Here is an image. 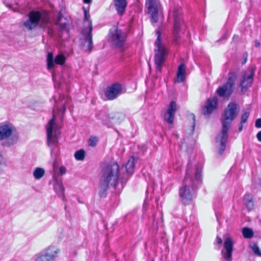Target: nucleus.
<instances>
[{
    "label": "nucleus",
    "mask_w": 261,
    "mask_h": 261,
    "mask_svg": "<svg viewBox=\"0 0 261 261\" xmlns=\"http://www.w3.org/2000/svg\"><path fill=\"white\" fill-rule=\"evenodd\" d=\"M191 166L192 165L190 161H189L187 164L185 178L184 180L185 185L179 190V197L181 201L184 205H188L190 203L192 199L194 190L200 187L202 183V165L200 163L197 164L194 179L190 177Z\"/></svg>",
    "instance_id": "1"
},
{
    "label": "nucleus",
    "mask_w": 261,
    "mask_h": 261,
    "mask_svg": "<svg viewBox=\"0 0 261 261\" xmlns=\"http://www.w3.org/2000/svg\"><path fill=\"white\" fill-rule=\"evenodd\" d=\"M239 112L238 105L235 102H230L225 109L220 119L222 129L216 137V141L220 143L218 153L221 155H222L226 148L228 137V132L232 121L236 118Z\"/></svg>",
    "instance_id": "2"
},
{
    "label": "nucleus",
    "mask_w": 261,
    "mask_h": 261,
    "mask_svg": "<svg viewBox=\"0 0 261 261\" xmlns=\"http://www.w3.org/2000/svg\"><path fill=\"white\" fill-rule=\"evenodd\" d=\"M119 171V166L117 162L105 164L100 172V180L111 184V186L117 188L120 181Z\"/></svg>",
    "instance_id": "3"
},
{
    "label": "nucleus",
    "mask_w": 261,
    "mask_h": 261,
    "mask_svg": "<svg viewBox=\"0 0 261 261\" xmlns=\"http://www.w3.org/2000/svg\"><path fill=\"white\" fill-rule=\"evenodd\" d=\"M157 35L156 40L154 43V45L156 49H154V64L156 70L158 72H161L162 67L165 62L166 57L168 55V52L166 47L162 44L161 33L160 31H156Z\"/></svg>",
    "instance_id": "4"
},
{
    "label": "nucleus",
    "mask_w": 261,
    "mask_h": 261,
    "mask_svg": "<svg viewBox=\"0 0 261 261\" xmlns=\"http://www.w3.org/2000/svg\"><path fill=\"white\" fill-rule=\"evenodd\" d=\"M109 37L113 48L119 49L121 51H124L127 38L126 32L119 29L117 26H114L109 30Z\"/></svg>",
    "instance_id": "5"
},
{
    "label": "nucleus",
    "mask_w": 261,
    "mask_h": 261,
    "mask_svg": "<svg viewBox=\"0 0 261 261\" xmlns=\"http://www.w3.org/2000/svg\"><path fill=\"white\" fill-rule=\"evenodd\" d=\"M58 127L56 122V118L53 117L48 121L47 125V143L50 149V153L54 152V147H57L59 144L60 134L58 132Z\"/></svg>",
    "instance_id": "6"
},
{
    "label": "nucleus",
    "mask_w": 261,
    "mask_h": 261,
    "mask_svg": "<svg viewBox=\"0 0 261 261\" xmlns=\"http://www.w3.org/2000/svg\"><path fill=\"white\" fill-rule=\"evenodd\" d=\"M18 138V135L13 133V127L11 124L0 126V140H4L2 143L3 146L9 147L14 145Z\"/></svg>",
    "instance_id": "7"
},
{
    "label": "nucleus",
    "mask_w": 261,
    "mask_h": 261,
    "mask_svg": "<svg viewBox=\"0 0 261 261\" xmlns=\"http://www.w3.org/2000/svg\"><path fill=\"white\" fill-rule=\"evenodd\" d=\"M28 16L29 19L24 22L23 25L29 30L41 27L47 21L45 16L39 11L32 10Z\"/></svg>",
    "instance_id": "8"
},
{
    "label": "nucleus",
    "mask_w": 261,
    "mask_h": 261,
    "mask_svg": "<svg viewBox=\"0 0 261 261\" xmlns=\"http://www.w3.org/2000/svg\"><path fill=\"white\" fill-rule=\"evenodd\" d=\"M84 23L87 22V26L85 27L82 30V35L84 37L85 42H88V45L84 49L85 52L91 53L93 47L92 31L93 27L92 20L90 19V15L87 13L86 9H84Z\"/></svg>",
    "instance_id": "9"
},
{
    "label": "nucleus",
    "mask_w": 261,
    "mask_h": 261,
    "mask_svg": "<svg viewBox=\"0 0 261 261\" xmlns=\"http://www.w3.org/2000/svg\"><path fill=\"white\" fill-rule=\"evenodd\" d=\"M237 76L236 73L230 72L227 81L222 86L219 87L216 93L220 97L229 98L234 89V82Z\"/></svg>",
    "instance_id": "10"
},
{
    "label": "nucleus",
    "mask_w": 261,
    "mask_h": 261,
    "mask_svg": "<svg viewBox=\"0 0 261 261\" xmlns=\"http://www.w3.org/2000/svg\"><path fill=\"white\" fill-rule=\"evenodd\" d=\"M174 24L172 31V43L178 45L180 44L179 39L181 37V23L182 14L180 8L174 9L173 11Z\"/></svg>",
    "instance_id": "11"
},
{
    "label": "nucleus",
    "mask_w": 261,
    "mask_h": 261,
    "mask_svg": "<svg viewBox=\"0 0 261 261\" xmlns=\"http://www.w3.org/2000/svg\"><path fill=\"white\" fill-rule=\"evenodd\" d=\"M145 7L150 16V21L154 24L159 21V15L162 6L159 0H146Z\"/></svg>",
    "instance_id": "12"
},
{
    "label": "nucleus",
    "mask_w": 261,
    "mask_h": 261,
    "mask_svg": "<svg viewBox=\"0 0 261 261\" xmlns=\"http://www.w3.org/2000/svg\"><path fill=\"white\" fill-rule=\"evenodd\" d=\"M66 58L63 54H59L55 58L52 52H48L46 57L47 68L51 70L55 67V64L63 65L66 62Z\"/></svg>",
    "instance_id": "13"
},
{
    "label": "nucleus",
    "mask_w": 261,
    "mask_h": 261,
    "mask_svg": "<svg viewBox=\"0 0 261 261\" xmlns=\"http://www.w3.org/2000/svg\"><path fill=\"white\" fill-rule=\"evenodd\" d=\"M122 86L121 84L116 83L107 87L105 95L107 100H113L122 93Z\"/></svg>",
    "instance_id": "14"
},
{
    "label": "nucleus",
    "mask_w": 261,
    "mask_h": 261,
    "mask_svg": "<svg viewBox=\"0 0 261 261\" xmlns=\"http://www.w3.org/2000/svg\"><path fill=\"white\" fill-rule=\"evenodd\" d=\"M254 72L255 70L251 68L244 72L243 77L240 83L242 91H246L247 89L252 85Z\"/></svg>",
    "instance_id": "15"
},
{
    "label": "nucleus",
    "mask_w": 261,
    "mask_h": 261,
    "mask_svg": "<svg viewBox=\"0 0 261 261\" xmlns=\"http://www.w3.org/2000/svg\"><path fill=\"white\" fill-rule=\"evenodd\" d=\"M114 114H110L104 110H100L96 115L97 119L101 120L102 123L108 127H112L113 125L112 120L115 118Z\"/></svg>",
    "instance_id": "16"
},
{
    "label": "nucleus",
    "mask_w": 261,
    "mask_h": 261,
    "mask_svg": "<svg viewBox=\"0 0 261 261\" xmlns=\"http://www.w3.org/2000/svg\"><path fill=\"white\" fill-rule=\"evenodd\" d=\"M224 247L226 250L225 252L222 250V254L224 258L227 261H231L233 250V242L231 238H227L224 240Z\"/></svg>",
    "instance_id": "17"
},
{
    "label": "nucleus",
    "mask_w": 261,
    "mask_h": 261,
    "mask_svg": "<svg viewBox=\"0 0 261 261\" xmlns=\"http://www.w3.org/2000/svg\"><path fill=\"white\" fill-rule=\"evenodd\" d=\"M114 6L117 14L119 16H123L125 12L126 8L127 5L126 0H113V3L110 5V7Z\"/></svg>",
    "instance_id": "18"
},
{
    "label": "nucleus",
    "mask_w": 261,
    "mask_h": 261,
    "mask_svg": "<svg viewBox=\"0 0 261 261\" xmlns=\"http://www.w3.org/2000/svg\"><path fill=\"white\" fill-rule=\"evenodd\" d=\"M218 105V98L215 96L212 98H208L206 105L203 109L204 115H209L217 108Z\"/></svg>",
    "instance_id": "19"
},
{
    "label": "nucleus",
    "mask_w": 261,
    "mask_h": 261,
    "mask_svg": "<svg viewBox=\"0 0 261 261\" xmlns=\"http://www.w3.org/2000/svg\"><path fill=\"white\" fill-rule=\"evenodd\" d=\"M42 252L45 256V258L48 259L49 261H53L57 256L59 249L55 246H50Z\"/></svg>",
    "instance_id": "20"
},
{
    "label": "nucleus",
    "mask_w": 261,
    "mask_h": 261,
    "mask_svg": "<svg viewBox=\"0 0 261 261\" xmlns=\"http://www.w3.org/2000/svg\"><path fill=\"white\" fill-rule=\"evenodd\" d=\"M54 189L58 196L61 198L63 201H66L65 196V189L61 180H57L54 185Z\"/></svg>",
    "instance_id": "21"
},
{
    "label": "nucleus",
    "mask_w": 261,
    "mask_h": 261,
    "mask_svg": "<svg viewBox=\"0 0 261 261\" xmlns=\"http://www.w3.org/2000/svg\"><path fill=\"white\" fill-rule=\"evenodd\" d=\"M177 82L179 83L184 82L186 78L185 65L181 63L178 66L176 73Z\"/></svg>",
    "instance_id": "22"
},
{
    "label": "nucleus",
    "mask_w": 261,
    "mask_h": 261,
    "mask_svg": "<svg viewBox=\"0 0 261 261\" xmlns=\"http://www.w3.org/2000/svg\"><path fill=\"white\" fill-rule=\"evenodd\" d=\"M56 23L60 27L61 30H66V26L68 23V20L63 16L61 12H59L57 18Z\"/></svg>",
    "instance_id": "23"
},
{
    "label": "nucleus",
    "mask_w": 261,
    "mask_h": 261,
    "mask_svg": "<svg viewBox=\"0 0 261 261\" xmlns=\"http://www.w3.org/2000/svg\"><path fill=\"white\" fill-rule=\"evenodd\" d=\"M243 202L249 211H250L253 209V197L251 194L249 193L246 194L244 196Z\"/></svg>",
    "instance_id": "24"
},
{
    "label": "nucleus",
    "mask_w": 261,
    "mask_h": 261,
    "mask_svg": "<svg viewBox=\"0 0 261 261\" xmlns=\"http://www.w3.org/2000/svg\"><path fill=\"white\" fill-rule=\"evenodd\" d=\"M111 186V184L105 182L100 180L98 190V194L100 197H106L107 194V191Z\"/></svg>",
    "instance_id": "25"
},
{
    "label": "nucleus",
    "mask_w": 261,
    "mask_h": 261,
    "mask_svg": "<svg viewBox=\"0 0 261 261\" xmlns=\"http://www.w3.org/2000/svg\"><path fill=\"white\" fill-rule=\"evenodd\" d=\"M242 233L245 239H251L254 235L252 229L248 227H243L242 229Z\"/></svg>",
    "instance_id": "26"
},
{
    "label": "nucleus",
    "mask_w": 261,
    "mask_h": 261,
    "mask_svg": "<svg viewBox=\"0 0 261 261\" xmlns=\"http://www.w3.org/2000/svg\"><path fill=\"white\" fill-rule=\"evenodd\" d=\"M135 168L134 158L133 157L128 160L125 164V169L129 174H132L134 172Z\"/></svg>",
    "instance_id": "27"
},
{
    "label": "nucleus",
    "mask_w": 261,
    "mask_h": 261,
    "mask_svg": "<svg viewBox=\"0 0 261 261\" xmlns=\"http://www.w3.org/2000/svg\"><path fill=\"white\" fill-rule=\"evenodd\" d=\"M45 173L44 169L40 167H37L33 172V176L36 179H39L42 178Z\"/></svg>",
    "instance_id": "28"
},
{
    "label": "nucleus",
    "mask_w": 261,
    "mask_h": 261,
    "mask_svg": "<svg viewBox=\"0 0 261 261\" xmlns=\"http://www.w3.org/2000/svg\"><path fill=\"white\" fill-rule=\"evenodd\" d=\"M175 114L166 112L164 115V119L169 124H172L174 119Z\"/></svg>",
    "instance_id": "29"
},
{
    "label": "nucleus",
    "mask_w": 261,
    "mask_h": 261,
    "mask_svg": "<svg viewBox=\"0 0 261 261\" xmlns=\"http://www.w3.org/2000/svg\"><path fill=\"white\" fill-rule=\"evenodd\" d=\"M74 156L77 161H83L85 157V151L83 149H79L75 151Z\"/></svg>",
    "instance_id": "30"
},
{
    "label": "nucleus",
    "mask_w": 261,
    "mask_h": 261,
    "mask_svg": "<svg viewBox=\"0 0 261 261\" xmlns=\"http://www.w3.org/2000/svg\"><path fill=\"white\" fill-rule=\"evenodd\" d=\"M176 110V103L175 101L172 100L171 101H170L166 112L168 113H170L175 114Z\"/></svg>",
    "instance_id": "31"
},
{
    "label": "nucleus",
    "mask_w": 261,
    "mask_h": 261,
    "mask_svg": "<svg viewBox=\"0 0 261 261\" xmlns=\"http://www.w3.org/2000/svg\"><path fill=\"white\" fill-rule=\"evenodd\" d=\"M98 142V139L96 136H91L88 140V145L91 147H95L96 146Z\"/></svg>",
    "instance_id": "32"
},
{
    "label": "nucleus",
    "mask_w": 261,
    "mask_h": 261,
    "mask_svg": "<svg viewBox=\"0 0 261 261\" xmlns=\"http://www.w3.org/2000/svg\"><path fill=\"white\" fill-rule=\"evenodd\" d=\"M250 247L256 255L261 257V251L257 244L254 243L253 245H250Z\"/></svg>",
    "instance_id": "33"
},
{
    "label": "nucleus",
    "mask_w": 261,
    "mask_h": 261,
    "mask_svg": "<svg viewBox=\"0 0 261 261\" xmlns=\"http://www.w3.org/2000/svg\"><path fill=\"white\" fill-rule=\"evenodd\" d=\"M250 113L248 112L243 113L241 117V123H245L247 122L248 119L249 117Z\"/></svg>",
    "instance_id": "34"
},
{
    "label": "nucleus",
    "mask_w": 261,
    "mask_h": 261,
    "mask_svg": "<svg viewBox=\"0 0 261 261\" xmlns=\"http://www.w3.org/2000/svg\"><path fill=\"white\" fill-rule=\"evenodd\" d=\"M48 259L45 258V256L44 255L42 252L41 251L39 253H38L37 255L35 261H49V260Z\"/></svg>",
    "instance_id": "35"
},
{
    "label": "nucleus",
    "mask_w": 261,
    "mask_h": 261,
    "mask_svg": "<svg viewBox=\"0 0 261 261\" xmlns=\"http://www.w3.org/2000/svg\"><path fill=\"white\" fill-rule=\"evenodd\" d=\"M66 169L64 166H61L59 168V173L61 175H62L66 173Z\"/></svg>",
    "instance_id": "36"
},
{
    "label": "nucleus",
    "mask_w": 261,
    "mask_h": 261,
    "mask_svg": "<svg viewBox=\"0 0 261 261\" xmlns=\"http://www.w3.org/2000/svg\"><path fill=\"white\" fill-rule=\"evenodd\" d=\"M255 126L257 128H261V118H258L256 120Z\"/></svg>",
    "instance_id": "37"
},
{
    "label": "nucleus",
    "mask_w": 261,
    "mask_h": 261,
    "mask_svg": "<svg viewBox=\"0 0 261 261\" xmlns=\"http://www.w3.org/2000/svg\"><path fill=\"white\" fill-rule=\"evenodd\" d=\"M191 116L192 117V119L193 120V125H192V127H193V130H194V128H195V116L194 115V114H191Z\"/></svg>",
    "instance_id": "38"
},
{
    "label": "nucleus",
    "mask_w": 261,
    "mask_h": 261,
    "mask_svg": "<svg viewBox=\"0 0 261 261\" xmlns=\"http://www.w3.org/2000/svg\"><path fill=\"white\" fill-rule=\"evenodd\" d=\"M227 38V34L225 33L218 40V41L221 42V41L226 40Z\"/></svg>",
    "instance_id": "39"
},
{
    "label": "nucleus",
    "mask_w": 261,
    "mask_h": 261,
    "mask_svg": "<svg viewBox=\"0 0 261 261\" xmlns=\"http://www.w3.org/2000/svg\"><path fill=\"white\" fill-rule=\"evenodd\" d=\"M216 242L219 245H221L222 243V240L221 238L218 236H217Z\"/></svg>",
    "instance_id": "40"
},
{
    "label": "nucleus",
    "mask_w": 261,
    "mask_h": 261,
    "mask_svg": "<svg viewBox=\"0 0 261 261\" xmlns=\"http://www.w3.org/2000/svg\"><path fill=\"white\" fill-rule=\"evenodd\" d=\"M256 138L258 141L261 142V131H259L257 133L256 135Z\"/></svg>",
    "instance_id": "41"
},
{
    "label": "nucleus",
    "mask_w": 261,
    "mask_h": 261,
    "mask_svg": "<svg viewBox=\"0 0 261 261\" xmlns=\"http://www.w3.org/2000/svg\"><path fill=\"white\" fill-rule=\"evenodd\" d=\"M243 124L244 123H241V122H240L239 124V127H238V130L240 132H242V130H243Z\"/></svg>",
    "instance_id": "42"
},
{
    "label": "nucleus",
    "mask_w": 261,
    "mask_h": 261,
    "mask_svg": "<svg viewBox=\"0 0 261 261\" xmlns=\"http://www.w3.org/2000/svg\"><path fill=\"white\" fill-rule=\"evenodd\" d=\"M260 45V43L257 40H255L254 41V46L256 47H259Z\"/></svg>",
    "instance_id": "43"
},
{
    "label": "nucleus",
    "mask_w": 261,
    "mask_h": 261,
    "mask_svg": "<svg viewBox=\"0 0 261 261\" xmlns=\"http://www.w3.org/2000/svg\"><path fill=\"white\" fill-rule=\"evenodd\" d=\"M247 53H246L243 55V58L244 60V63H245L247 61Z\"/></svg>",
    "instance_id": "44"
},
{
    "label": "nucleus",
    "mask_w": 261,
    "mask_h": 261,
    "mask_svg": "<svg viewBox=\"0 0 261 261\" xmlns=\"http://www.w3.org/2000/svg\"><path fill=\"white\" fill-rule=\"evenodd\" d=\"M91 1H92V0H83L84 3L87 4L91 3Z\"/></svg>",
    "instance_id": "45"
},
{
    "label": "nucleus",
    "mask_w": 261,
    "mask_h": 261,
    "mask_svg": "<svg viewBox=\"0 0 261 261\" xmlns=\"http://www.w3.org/2000/svg\"><path fill=\"white\" fill-rule=\"evenodd\" d=\"M121 185L122 187L123 186V181H121Z\"/></svg>",
    "instance_id": "46"
},
{
    "label": "nucleus",
    "mask_w": 261,
    "mask_h": 261,
    "mask_svg": "<svg viewBox=\"0 0 261 261\" xmlns=\"http://www.w3.org/2000/svg\"><path fill=\"white\" fill-rule=\"evenodd\" d=\"M77 200H78V202H79V203H83V202H82V201H81V200H80L79 199H78Z\"/></svg>",
    "instance_id": "47"
},
{
    "label": "nucleus",
    "mask_w": 261,
    "mask_h": 261,
    "mask_svg": "<svg viewBox=\"0 0 261 261\" xmlns=\"http://www.w3.org/2000/svg\"><path fill=\"white\" fill-rule=\"evenodd\" d=\"M152 261H154V259H152Z\"/></svg>",
    "instance_id": "48"
}]
</instances>
